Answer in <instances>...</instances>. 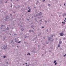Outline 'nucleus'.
Wrapping results in <instances>:
<instances>
[{
  "mask_svg": "<svg viewBox=\"0 0 66 66\" xmlns=\"http://www.w3.org/2000/svg\"><path fill=\"white\" fill-rule=\"evenodd\" d=\"M3 49H6V48H7V45H4V47L3 46Z\"/></svg>",
  "mask_w": 66,
  "mask_h": 66,
  "instance_id": "1",
  "label": "nucleus"
},
{
  "mask_svg": "<svg viewBox=\"0 0 66 66\" xmlns=\"http://www.w3.org/2000/svg\"><path fill=\"white\" fill-rule=\"evenodd\" d=\"M60 35V36H63V35H64V34L62 32L60 33L59 34Z\"/></svg>",
  "mask_w": 66,
  "mask_h": 66,
  "instance_id": "2",
  "label": "nucleus"
},
{
  "mask_svg": "<svg viewBox=\"0 0 66 66\" xmlns=\"http://www.w3.org/2000/svg\"><path fill=\"white\" fill-rule=\"evenodd\" d=\"M59 44H62V41H60L59 42Z\"/></svg>",
  "mask_w": 66,
  "mask_h": 66,
  "instance_id": "3",
  "label": "nucleus"
},
{
  "mask_svg": "<svg viewBox=\"0 0 66 66\" xmlns=\"http://www.w3.org/2000/svg\"><path fill=\"white\" fill-rule=\"evenodd\" d=\"M31 52H33V53H35L36 52L34 50L31 51Z\"/></svg>",
  "mask_w": 66,
  "mask_h": 66,
  "instance_id": "4",
  "label": "nucleus"
},
{
  "mask_svg": "<svg viewBox=\"0 0 66 66\" xmlns=\"http://www.w3.org/2000/svg\"><path fill=\"white\" fill-rule=\"evenodd\" d=\"M42 13L41 12H40L38 14V16H40L42 15Z\"/></svg>",
  "mask_w": 66,
  "mask_h": 66,
  "instance_id": "5",
  "label": "nucleus"
},
{
  "mask_svg": "<svg viewBox=\"0 0 66 66\" xmlns=\"http://www.w3.org/2000/svg\"><path fill=\"white\" fill-rule=\"evenodd\" d=\"M48 40H51V37H49L48 38Z\"/></svg>",
  "mask_w": 66,
  "mask_h": 66,
  "instance_id": "6",
  "label": "nucleus"
},
{
  "mask_svg": "<svg viewBox=\"0 0 66 66\" xmlns=\"http://www.w3.org/2000/svg\"><path fill=\"white\" fill-rule=\"evenodd\" d=\"M9 17L7 16L6 17V19H9Z\"/></svg>",
  "mask_w": 66,
  "mask_h": 66,
  "instance_id": "7",
  "label": "nucleus"
},
{
  "mask_svg": "<svg viewBox=\"0 0 66 66\" xmlns=\"http://www.w3.org/2000/svg\"><path fill=\"white\" fill-rule=\"evenodd\" d=\"M18 40H15V42L16 43H17H17H18Z\"/></svg>",
  "mask_w": 66,
  "mask_h": 66,
  "instance_id": "8",
  "label": "nucleus"
},
{
  "mask_svg": "<svg viewBox=\"0 0 66 66\" xmlns=\"http://www.w3.org/2000/svg\"><path fill=\"white\" fill-rule=\"evenodd\" d=\"M37 46L38 48H40V46H39V45H38Z\"/></svg>",
  "mask_w": 66,
  "mask_h": 66,
  "instance_id": "9",
  "label": "nucleus"
},
{
  "mask_svg": "<svg viewBox=\"0 0 66 66\" xmlns=\"http://www.w3.org/2000/svg\"><path fill=\"white\" fill-rule=\"evenodd\" d=\"M31 28H33V27H34V26L33 25H32V26H31Z\"/></svg>",
  "mask_w": 66,
  "mask_h": 66,
  "instance_id": "10",
  "label": "nucleus"
},
{
  "mask_svg": "<svg viewBox=\"0 0 66 66\" xmlns=\"http://www.w3.org/2000/svg\"><path fill=\"white\" fill-rule=\"evenodd\" d=\"M11 7H13L12 6V4H11Z\"/></svg>",
  "mask_w": 66,
  "mask_h": 66,
  "instance_id": "11",
  "label": "nucleus"
},
{
  "mask_svg": "<svg viewBox=\"0 0 66 66\" xmlns=\"http://www.w3.org/2000/svg\"><path fill=\"white\" fill-rule=\"evenodd\" d=\"M6 63L7 64H9V62H6Z\"/></svg>",
  "mask_w": 66,
  "mask_h": 66,
  "instance_id": "12",
  "label": "nucleus"
},
{
  "mask_svg": "<svg viewBox=\"0 0 66 66\" xmlns=\"http://www.w3.org/2000/svg\"><path fill=\"white\" fill-rule=\"evenodd\" d=\"M11 19H13V17H12V16H11Z\"/></svg>",
  "mask_w": 66,
  "mask_h": 66,
  "instance_id": "13",
  "label": "nucleus"
},
{
  "mask_svg": "<svg viewBox=\"0 0 66 66\" xmlns=\"http://www.w3.org/2000/svg\"><path fill=\"white\" fill-rule=\"evenodd\" d=\"M51 42L52 43H53V39L51 40Z\"/></svg>",
  "mask_w": 66,
  "mask_h": 66,
  "instance_id": "14",
  "label": "nucleus"
},
{
  "mask_svg": "<svg viewBox=\"0 0 66 66\" xmlns=\"http://www.w3.org/2000/svg\"><path fill=\"white\" fill-rule=\"evenodd\" d=\"M30 12H31V11L30 10H28V13H30Z\"/></svg>",
  "mask_w": 66,
  "mask_h": 66,
  "instance_id": "15",
  "label": "nucleus"
},
{
  "mask_svg": "<svg viewBox=\"0 0 66 66\" xmlns=\"http://www.w3.org/2000/svg\"><path fill=\"white\" fill-rule=\"evenodd\" d=\"M56 62V60H55V61L54 62V63H55Z\"/></svg>",
  "mask_w": 66,
  "mask_h": 66,
  "instance_id": "16",
  "label": "nucleus"
},
{
  "mask_svg": "<svg viewBox=\"0 0 66 66\" xmlns=\"http://www.w3.org/2000/svg\"><path fill=\"white\" fill-rule=\"evenodd\" d=\"M60 47V44H59L58 45V47Z\"/></svg>",
  "mask_w": 66,
  "mask_h": 66,
  "instance_id": "17",
  "label": "nucleus"
},
{
  "mask_svg": "<svg viewBox=\"0 0 66 66\" xmlns=\"http://www.w3.org/2000/svg\"><path fill=\"white\" fill-rule=\"evenodd\" d=\"M6 29L8 30H9V28L8 27H7V28H6Z\"/></svg>",
  "mask_w": 66,
  "mask_h": 66,
  "instance_id": "18",
  "label": "nucleus"
},
{
  "mask_svg": "<svg viewBox=\"0 0 66 66\" xmlns=\"http://www.w3.org/2000/svg\"><path fill=\"white\" fill-rule=\"evenodd\" d=\"M36 49V48H35L34 47V50H35Z\"/></svg>",
  "mask_w": 66,
  "mask_h": 66,
  "instance_id": "19",
  "label": "nucleus"
},
{
  "mask_svg": "<svg viewBox=\"0 0 66 66\" xmlns=\"http://www.w3.org/2000/svg\"><path fill=\"white\" fill-rule=\"evenodd\" d=\"M63 23V24H65V22H62V23Z\"/></svg>",
  "mask_w": 66,
  "mask_h": 66,
  "instance_id": "20",
  "label": "nucleus"
},
{
  "mask_svg": "<svg viewBox=\"0 0 66 66\" xmlns=\"http://www.w3.org/2000/svg\"><path fill=\"white\" fill-rule=\"evenodd\" d=\"M21 42V41H19V42H18V43H20Z\"/></svg>",
  "mask_w": 66,
  "mask_h": 66,
  "instance_id": "21",
  "label": "nucleus"
},
{
  "mask_svg": "<svg viewBox=\"0 0 66 66\" xmlns=\"http://www.w3.org/2000/svg\"><path fill=\"white\" fill-rule=\"evenodd\" d=\"M3 26H4V25H3V24H2L1 27H3Z\"/></svg>",
  "mask_w": 66,
  "mask_h": 66,
  "instance_id": "22",
  "label": "nucleus"
},
{
  "mask_svg": "<svg viewBox=\"0 0 66 66\" xmlns=\"http://www.w3.org/2000/svg\"><path fill=\"white\" fill-rule=\"evenodd\" d=\"M55 65H56V64H57V62L55 63Z\"/></svg>",
  "mask_w": 66,
  "mask_h": 66,
  "instance_id": "23",
  "label": "nucleus"
},
{
  "mask_svg": "<svg viewBox=\"0 0 66 66\" xmlns=\"http://www.w3.org/2000/svg\"><path fill=\"white\" fill-rule=\"evenodd\" d=\"M48 5L49 6H50V5H50V4H48Z\"/></svg>",
  "mask_w": 66,
  "mask_h": 66,
  "instance_id": "24",
  "label": "nucleus"
},
{
  "mask_svg": "<svg viewBox=\"0 0 66 66\" xmlns=\"http://www.w3.org/2000/svg\"><path fill=\"white\" fill-rule=\"evenodd\" d=\"M45 22H46V23L47 22V21L46 20L45 21Z\"/></svg>",
  "mask_w": 66,
  "mask_h": 66,
  "instance_id": "25",
  "label": "nucleus"
},
{
  "mask_svg": "<svg viewBox=\"0 0 66 66\" xmlns=\"http://www.w3.org/2000/svg\"><path fill=\"white\" fill-rule=\"evenodd\" d=\"M28 54L29 55H30V54L29 53H28Z\"/></svg>",
  "mask_w": 66,
  "mask_h": 66,
  "instance_id": "26",
  "label": "nucleus"
},
{
  "mask_svg": "<svg viewBox=\"0 0 66 66\" xmlns=\"http://www.w3.org/2000/svg\"><path fill=\"white\" fill-rule=\"evenodd\" d=\"M36 38H37V37H36V38H35L34 39H36Z\"/></svg>",
  "mask_w": 66,
  "mask_h": 66,
  "instance_id": "27",
  "label": "nucleus"
},
{
  "mask_svg": "<svg viewBox=\"0 0 66 66\" xmlns=\"http://www.w3.org/2000/svg\"><path fill=\"white\" fill-rule=\"evenodd\" d=\"M46 43V44H48V43H49V42H47Z\"/></svg>",
  "mask_w": 66,
  "mask_h": 66,
  "instance_id": "28",
  "label": "nucleus"
},
{
  "mask_svg": "<svg viewBox=\"0 0 66 66\" xmlns=\"http://www.w3.org/2000/svg\"><path fill=\"white\" fill-rule=\"evenodd\" d=\"M5 56H3V57H4V58H5Z\"/></svg>",
  "mask_w": 66,
  "mask_h": 66,
  "instance_id": "29",
  "label": "nucleus"
},
{
  "mask_svg": "<svg viewBox=\"0 0 66 66\" xmlns=\"http://www.w3.org/2000/svg\"><path fill=\"white\" fill-rule=\"evenodd\" d=\"M65 39H66V38H63V39H64V40H65Z\"/></svg>",
  "mask_w": 66,
  "mask_h": 66,
  "instance_id": "30",
  "label": "nucleus"
},
{
  "mask_svg": "<svg viewBox=\"0 0 66 66\" xmlns=\"http://www.w3.org/2000/svg\"><path fill=\"white\" fill-rule=\"evenodd\" d=\"M24 29H21L22 31H23L24 30Z\"/></svg>",
  "mask_w": 66,
  "mask_h": 66,
  "instance_id": "31",
  "label": "nucleus"
},
{
  "mask_svg": "<svg viewBox=\"0 0 66 66\" xmlns=\"http://www.w3.org/2000/svg\"><path fill=\"white\" fill-rule=\"evenodd\" d=\"M10 16H12V14H10Z\"/></svg>",
  "mask_w": 66,
  "mask_h": 66,
  "instance_id": "32",
  "label": "nucleus"
},
{
  "mask_svg": "<svg viewBox=\"0 0 66 66\" xmlns=\"http://www.w3.org/2000/svg\"><path fill=\"white\" fill-rule=\"evenodd\" d=\"M35 40V39H33L32 40V41H33V42H34Z\"/></svg>",
  "mask_w": 66,
  "mask_h": 66,
  "instance_id": "33",
  "label": "nucleus"
},
{
  "mask_svg": "<svg viewBox=\"0 0 66 66\" xmlns=\"http://www.w3.org/2000/svg\"><path fill=\"white\" fill-rule=\"evenodd\" d=\"M65 16V14H63V17H64V16Z\"/></svg>",
  "mask_w": 66,
  "mask_h": 66,
  "instance_id": "34",
  "label": "nucleus"
},
{
  "mask_svg": "<svg viewBox=\"0 0 66 66\" xmlns=\"http://www.w3.org/2000/svg\"><path fill=\"white\" fill-rule=\"evenodd\" d=\"M38 16V15H37V14H36V16Z\"/></svg>",
  "mask_w": 66,
  "mask_h": 66,
  "instance_id": "35",
  "label": "nucleus"
},
{
  "mask_svg": "<svg viewBox=\"0 0 66 66\" xmlns=\"http://www.w3.org/2000/svg\"><path fill=\"white\" fill-rule=\"evenodd\" d=\"M44 28V27H42V29Z\"/></svg>",
  "mask_w": 66,
  "mask_h": 66,
  "instance_id": "36",
  "label": "nucleus"
},
{
  "mask_svg": "<svg viewBox=\"0 0 66 66\" xmlns=\"http://www.w3.org/2000/svg\"><path fill=\"white\" fill-rule=\"evenodd\" d=\"M46 53H47V52H45V54H46Z\"/></svg>",
  "mask_w": 66,
  "mask_h": 66,
  "instance_id": "37",
  "label": "nucleus"
},
{
  "mask_svg": "<svg viewBox=\"0 0 66 66\" xmlns=\"http://www.w3.org/2000/svg\"><path fill=\"white\" fill-rule=\"evenodd\" d=\"M27 37H26V36H25V37H24V38H27Z\"/></svg>",
  "mask_w": 66,
  "mask_h": 66,
  "instance_id": "38",
  "label": "nucleus"
},
{
  "mask_svg": "<svg viewBox=\"0 0 66 66\" xmlns=\"http://www.w3.org/2000/svg\"><path fill=\"white\" fill-rule=\"evenodd\" d=\"M31 30H29V32H31Z\"/></svg>",
  "mask_w": 66,
  "mask_h": 66,
  "instance_id": "39",
  "label": "nucleus"
},
{
  "mask_svg": "<svg viewBox=\"0 0 66 66\" xmlns=\"http://www.w3.org/2000/svg\"><path fill=\"white\" fill-rule=\"evenodd\" d=\"M38 4V3L36 2V5H37V4Z\"/></svg>",
  "mask_w": 66,
  "mask_h": 66,
  "instance_id": "40",
  "label": "nucleus"
},
{
  "mask_svg": "<svg viewBox=\"0 0 66 66\" xmlns=\"http://www.w3.org/2000/svg\"><path fill=\"white\" fill-rule=\"evenodd\" d=\"M36 7H35V6L34 7V8L35 9H36Z\"/></svg>",
  "mask_w": 66,
  "mask_h": 66,
  "instance_id": "41",
  "label": "nucleus"
},
{
  "mask_svg": "<svg viewBox=\"0 0 66 66\" xmlns=\"http://www.w3.org/2000/svg\"><path fill=\"white\" fill-rule=\"evenodd\" d=\"M15 40H16V38H15Z\"/></svg>",
  "mask_w": 66,
  "mask_h": 66,
  "instance_id": "42",
  "label": "nucleus"
},
{
  "mask_svg": "<svg viewBox=\"0 0 66 66\" xmlns=\"http://www.w3.org/2000/svg\"><path fill=\"white\" fill-rule=\"evenodd\" d=\"M43 38H44V39H45V37H43Z\"/></svg>",
  "mask_w": 66,
  "mask_h": 66,
  "instance_id": "43",
  "label": "nucleus"
},
{
  "mask_svg": "<svg viewBox=\"0 0 66 66\" xmlns=\"http://www.w3.org/2000/svg\"><path fill=\"white\" fill-rule=\"evenodd\" d=\"M45 1V0H44L43 1V2H44V1Z\"/></svg>",
  "mask_w": 66,
  "mask_h": 66,
  "instance_id": "44",
  "label": "nucleus"
},
{
  "mask_svg": "<svg viewBox=\"0 0 66 66\" xmlns=\"http://www.w3.org/2000/svg\"><path fill=\"white\" fill-rule=\"evenodd\" d=\"M42 56H44V54H42Z\"/></svg>",
  "mask_w": 66,
  "mask_h": 66,
  "instance_id": "45",
  "label": "nucleus"
},
{
  "mask_svg": "<svg viewBox=\"0 0 66 66\" xmlns=\"http://www.w3.org/2000/svg\"><path fill=\"white\" fill-rule=\"evenodd\" d=\"M25 64H26V65H27V63H25Z\"/></svg>",
  "mask_w": 66,
  "mask_h": 66,
  "instance_id": "46",
  "label": "nucleus"
},
{
  "mask_svg": "<svg viewBox=\"0 0 66 66\" xmlns=\"http://www.w3.org/2000/svg\"><path fill=\"white\" fill-rule=\"evenodd\" d=\"M65 3L64 5H64H65Z\"/></svg>",
  "mask_w": 66,
  "mask_h": 66,
  "instance_id": "47",
  "label": "nucleus"
},
{
  "mask_svg": "<svg viewBox=\"0 0 66 66\" xmlns=\"http://www.w3.org/2000/svg\"><path fill=\"white\" fill-rule=\"evenodd\" d=\"M30 9V7H28V9Z\"/></svg>",
  "mask_w": 66,
  "mask_h": 66,
  "instance_id": "48",
  "label": "nucleus"
},
{
  "mask_svg": "<svg viewBox=\"0 0 66 66\" xmlns=\"http://www.w3.org/2000/svg\"><path fill=\"white\" fill-rule=\"evenodd\" d=\"M63 56H65V55H63Z\"/></svg>",
  "mask_w": 66,
  "mask_h": 66,
  "instance_id": "49",
  "label": "nucleus"
},
{
  "mask_svg": "<svg viewBox=\"0 0 66 66\" xmlns=\"http://www.w3.org/2000/svg\"><path fill=\"white\" fill-rule=\"evenodd\" d=\"M24 43H27V42H24Z\"/></svg>",
  "mask_w": 66,
  "mask_h": 66,
  "instance_id": "50",
  "label": "nucleus"
},
{
  "mask_svg": "<svg viewBox=\"0 0 66 66\" xmlns=\"http://www.w3.org/2000/svg\"><path fill=\"white\" fill-rule=\"evenodd\" d=\"M30 10H31V9H29V11H30Z\"/></svg>",
  "mask_w": 66,
  "mask_h": 66,
  "instance_id": "51",
  "label": "nucleus"
},
{
  "mask_svg": "<svg viewBox=\"0 0 66 66\" xmlns=\"http://www.w3.org/2000/svg\"><path fill=\"white\" fill-rule=\"evenodd\" d=\"M37 2L38 3V2H38V1H37Z\"/></svg>",
  "mask_w": 66,
  "mask_h": 66,
  "instance_id": "52",
  "label": "nucleus"
},
{
  "mask_svg": "<svg viewBox=\"0 0 66 66\" xmlns=\"http://www.w3.org/2000/svg\"><path fill=\"white\" fill-rule=\"evenodd\" d=\"M16 47H17V48H18V46H17Z\"/></svg>",
  "mask_w": 66,
  "mask_h": 66,
  "instance_id": "53",
  "label": "nucleus"
},
{
  "mask_svg": "<svg viewBox=\"0 0 66 66\" xmlns=\"http://www.w3.org/2000/svg\"><path fill=\"white\" fill-rule=\"evenodd\" d=\"M41 42H43V41H42V40H41Z\"/></svg>",
  "mask_w": 66,
  "mask_h": 66,
  "instance_id": "54",
  "label": "nucleus"
},
{
  "mask_svg": "<svg viewBox=\"0 0 66 66\" xmlns=\"http://www.w3.org/2000/svg\"><path fill=\"white\" fill-rule=\"evenodd\" d=\"M37 18H38L39 19V17H38Z\"/></svg>",
  "mask_w": 66,
  "mask_h": 66,
  "instance_id": "55",
  "label": "nucleus"
},
{
  "mask_svg": "<svg viewBox=\"0 0 66 66\" xmlns=\"http://www.w3.org/2000/svg\"><path fill=\"white\" fill-rule=\"evenodd\" d=\"M27 20H29V19H28Z\"/></svg>",
  "mask_w": 66,
  "mask_h": 66,
  "instance_id": "56",
  "label": "nucleus"
},
{
  "mask_svg": "<svg viewBox=\"0 0 66 66\" xmlns=\"http://www.w3.org/2000/svg\"><path fill=\"white\" fill-rule=\"evenodd\" d=\"M19 0H16L17 1H19Z\"/></svg>",
  "mask_w": 66,
  "mask_h": 66,
  "instance_id": "57",
  "label": "nucleus"
},
{
  "mask_svg": "<svg viewBox=\"0 0 66 66\" xmlns=\"http://www.w3.org/2000/svg\"><path fill=\"white\" fill-rule=\"evenodd\" d=\"M35 43H36V41H35Z\"/></svg>",
  "mask_w": 66,
  "mask_h": 66,
  "instance_id": "58",
  "label": "nucleus"
},
{
  "mask_svg": "<svg viewBox=\"0 0 66 66\" xmlns=\"http://www.w3.org/2000/svg\"><path fill=\"white\" fill-rule=\"evenodd\" d=\"M39 35H39V34L38 36H39Z\"/></svg>",
  "mask_w": 66,
  "mask_h": 66,
  "instance_id": "59",
  "label": "nucleus"
},
{
  "mask_svg": "<svg viewBox=\"0 0 66 66\" xmlns=\"http://www.w3.org/2000/svg\"><path fill=\"white\" fill-rule=\"evenodd\" d=\"M10 35H11V33H10Z\"/></svg>",
  "mask_w": 66,
  "mask_h": 66,
  "instance_id": "60",
  "label": "nucleus"
},
{
  "mask_svg": "<svg viewBox=\"0 0 66 66\" xmlns=\"http://www.w3.org/2000/svg\"><path fill=\"white\" fill-rule=\"evenodd\" d=\"M7 2H6H6H5V3H6Z\"/></svg>",
  "mask_w": 66,
  "mask_h": 66,
  "instance_id": "61",
  "label": "nucleus"
},
{
  "mask_svg": "<svg viewBox=\"0 0 66 66\" xmlns=\"http://www.w3.org/2000/svg\"><path fill=\"white\" fill-rule=\"evenodd\" d=\"M40 21H42V20H40Z\"/></svg>",
  "mask_w": 66,
  "mask_h": 66,
  "instance_id": "62",
  "label": "nucleus"
},
{
  "mask_svg": "<svg viewBox=\"0 0 66 66\" xmlns=\"http://www.w3.org/2000/svg\"><path fill=\"white\" fill-rule=\"evenodd\" d=\"M65 55L66 56V54H65Z\"/></svg>",
  "mask_w": 66,
  "mask_h": 66,
  "instance_id": "63",
  "label": "nucleus"
},
{
  "mask_svg": "<svg viewBox=\"0 0 66 66\" xmlns=\"http://www.w3.org/2000/svg\"><path fill=\"white\" fill-rule=\"evenodd\" d=\"M32 18H33V16H32Z\"/></svg>",
  "mask_w": 66,
  "mask_h": 66,
  "instance_id": "64",
  "label": "nucleus"
}]
</instances>
